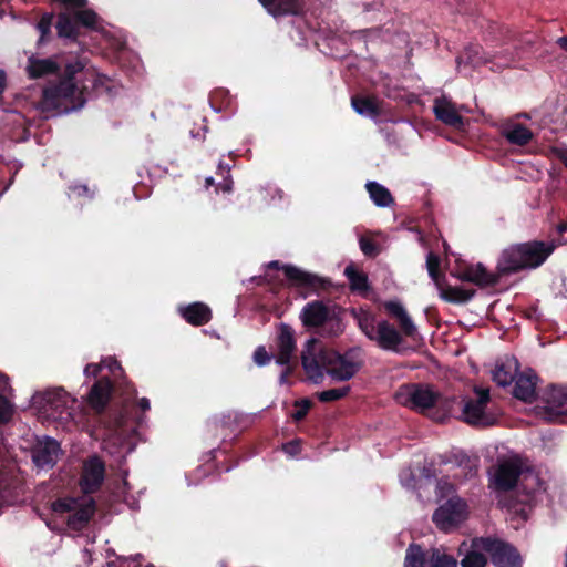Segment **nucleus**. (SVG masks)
<instances>
[{"mask_svg":"<svg viewBox=\"0 0 567 567\" xmlns=\"http://www.w3.org/2000/svg\"><path fill=\"white\" fill-rule=\"evenodd\" d=\"M282 450L289 455H297L301 451V445L299 440H292L282 445Z\"/></svg>","mask_w":567,"mask_h":567,"instance_id":"50","label":"nucleus"},{"mask_svg":"<svg viewBox=\"0 0 567 567\" xmlns=\"http://www.w3.org/2000/svg\"><path fill=\"white\" fill-rule=\"evenodd\" d=\"M350 392V386L346 385L343 388H336L324 390L318 393V399L320 402H333L346 398Z\"/></svg>","mask_w":567,"mask_h":567,"instance_id":"39","label":"nucleus"},{"mask_svg":"<svg viewBox=\"0 0 567 567\" xmlns=\"http://www.w3.org/2000/svg\"><path fill=\"white\" fill-rule=\"evenodd\" d=\"M105 477V465L99 456H92L84 464L80 485L85 494H93L100 489Z\"/></svg>","mask_w":567,"mask_h":567,"instance_id":"14","label":"nucleus"},{"mask_svg":"<svg viewBox=\"0 0 567 567\" xmlns=\"http://www.w3.org/2000/svg\"><path fill=\"white\" fill-rule=\"evenodd\" d=\"M351 312H352L353 318L357 320L358 327L361 330V332L369 340H371V338H373L372 336L374 334V332L377 330L378 321L375 319V316L373 313H371L370 311H367L363 309H360V310L352 309Z\"/></svg>","mask_w":567,"mask_h":567,"instance_id":"34","label":"nucleus"},{"mask_svg":"<svg viewBox=\"0 0 567 567\" xmlns=\"http://www.w3.org/2000/svg\"><path fill=\"white\" fill-rule=\"evenodd\" d=\"M220 185H221V188H223L224 192H230L231 190L233 181L228 176V177L224 178V183H221Z\"/></svg>","mask_w":567,"mask_h":567,"instance_id":"56","label":"nucleus"},{"mask_svg":"<svg viewBox=\"0 0 567 567\" xmlns=\"http://www.w3.org/2000/svg\"><path fill=\"white\" fill-rule=\"evenodd\" d=\"M396 321L399 323L401 334H404L408 338L415 339V337L417 336V329L408 313L396 319Z\"/></svg>","mask_w":567,"mask_h":567,"instance_id":"41","label":"nucleus"},{"mask_svg":"<svg viewBox=\"0 0 567 567\" xmlns=\"http://www.w3.org/2000/svg\"><path fill=\"white\" fill-rule=\"evenodd\" d=\"M293 405L296 408V411L291 414V417L293 419V421L300 422L307 416L313 403L311 400L305 398L296 400Z\"/></svg>","mask_w":567,"mask_h":567,"instance_id":"40","label":"nucleus"},{"mask_svg":"<svg viewBox=\"0 0 567 567\" xmlns=\"http://www.w3.org/2000/svg\"><path fill=\"white\" fill-rule=\"evenodd\" d=\"M360 249L367 257H374L379 254V248L377 244L367 237H360L359 239Z\"/></svg>","mask_w":567,"mask_h":567,"instance_id":"44","label":"nucleus"},{"mask_svg":"<svg viewBox=\"0 0 567 567\" xmlns=\"http://www.w3.org/2000/svg\"><path fill=\"white\" fill-rule=\"evenodd\" d=\"M110 370H111V372H112V373H114V374H115V371H116V370H118L120 372H122V371H123L122 367L120 365V363H118L117 361H114V362L112 363V365H110Z\"/></svg>","mask_w":567,"mask_h":567,"instance_id":"58","label":"nucleus"},{"mask_svg":"<svg viewBox=\"0 0 567 567\" xmlns=\"http://www.w3.org/2000/svg\"><path fill=\"white\" fill-rule=\"evenodd\" d=\"M351 105L358 114L371 118H378L382 113L375 96L354 95L351 97Z\"/></svg>","mask_w":567,"mask_h":567,"instance_id":"26","label":"nucleus"},{"mask_svg":"<svg viewBox=\"0 0 567 567\" xmlns=\"http://www.w3.org/2000/svg\"><path fill=\"white\" fill-rule=\"evenodd\" d=\"M113 390V382L110 378L103 377L96 380L86 396L89 406L99 415L104 413L111 400Z\"/></svg>","mask_w":567,"mask_h":567,"instance_id":"16","label":"nucleus"},{"mask_svg":"<svg viewBox=\"0 0 567 567\" xmlns=\"http://www.w3.org/2000/svg\"><path fill=\"white\" fill-rule=\"evenodd\" d=\"M183 319L195 327L204 326L212 320L210 308L203 302H193L179 308Z\"/></svg>","mask_w":567,"mask_h":567,"instance_id":"23","label":"nucleus"},{"mask_svg":"<svg viewBox=\"0 0 567 567\" xmlns=\"http://www.w3.org/2000/svg\"><path fill=\"white\" fill-rule=\"evenodd\" d=\"M480 537H474L471 540V548L461 560V567H486L488 559L484 549L476 547V542Z\"/></svg>","mask_w":567,"mask_h":567,"instance_id":"35","label":"nucleus"},{"mask_svg":"<svg viewBox=\"0 0 567 567\" xmlns=\"http://www.w3.org/2000/svg\"><path fill=\"white\" fill-rule=\"evenodd\" d=\"M372 337L371 341L386 351H398L403 342L401 332L388 320L378 321L377 330Z\"/></svg>","mask_w":567,"mask_h":567,"instance_id":"18","label":"nucleus"},{"mask_svg":"<svg viewBox=\"0 0 567 567\" xmlns=\"http://www.w3.org/2000/svg\"><path fill=\"white\" fill-rule=\"evenodd\" d=\"M477 460L471 458L466 454H462L458 457V465L467 470V475H475L477 472Z\"/></svg>","mask_w":567,"mask_h":567,"instance_id":"47","label":"nucleus"},{"mask_svg":"<svg viewBox=\"0 0 567 567\" xmlns=\"http://www.w3.org/2000/svg\"><path fill=\"white\" fill-rule=\"evenodd\" d=\"M502 135L513 145L525 146L534 137L533 132L520 123H512L502 130Z\"/></svg>","mask_w":567,"mask_h":567,"instance_id":"27","label":"nucleus"},{"mask_svg":"<svg viewBox=\"0 0 567 567\" xmlns=\"http://www.w3.org/2000/svg\"><path fill=\"white\" fill-rule=\"evenodd\" d=\"M429 567H457V560L439 548H431Z\"/></svg>","mask_w":567,"mask_h":567,"instance_id":"37","label":"nucleus"},{"mask_svg":"<svg viewBox=\"0 0 567 567\" xmlns=\"http://www.w3.org/2000/svg\"><path fill=\"white\" fill-rule=\"evenodd\" d=\"M461 281L473 282L474 266H467L464 269L453 274Z\"/></svg>","mask_w":567,"mask_h":567,"instance_id":"49","label":"nucleus"},{"mask_svg":"<svg viewBox=\"0 0 567 567\" xmlns=\"http://www.w3.org/2000/svg\"><path fill=\"white\" fill-rule=\"evenodd\" d=\"M55 75L42 91L41 101H38V111L41 113L68 114L84 107L91 89L102 83V76L87 68V59L56 54L48 59H38V79Z\"/></svg>","mask_w":567,"mask_h":567,"instance_id":"1","label":"nucleus"},{"mask_svg":"<svg viewBox=\"0 0 567 567\" xmlns=\"http://www.w3.org/2000/svg\"><path fill=\"white\" fill-rule=\"evenodd\" d=\"M74 498H59L52 503V511L56 514H70L76 507Z\"/></svg>","mask_w":567,"mask_h":567,"instance_id":"43","label":"nucleus"},{"mask_svg":"<svg viewBox=\"0 0 567 567\" xmlns=\"http://www.w3.org/2000/svg\"><path fill=\"white\" fill-rule=\"evenodd\" d=\"M96 23L97 14L92 9L64 10L58 13L54 27L59 38L76 41L81 27L94 29Z\"/></svg>","mask_w":567,"mask_h":567,"instance_id":"9","label":"nucleus"},{"mask_svg":"<svg viewBox=\"0 0 567 567\" xmlns=\"http://www.w3.org/2000/svg\"><path fill=\"white\" fill-rule=\"evenodd\" d=\"M440 289V297L455 305L468 302L475 296V289H464L462 287H453L450 285L443 286L442 282L437 286Z\"/></svg>","mask_w":567,"mask_h":567,"instance_id":"28","label":"nucleus"},{"mask_svg":"<svg viewBox=\"0 0 567 567\" xmlns=\"http://www.w3.org/2000/svg\"><path fill=\"white\" fill-rule=\"evenodd\" d=\"M101 370H102V367L100 364L89 363L84 368V373L86 375H92V377L96 378L100 374Z\"/></svg>","mask_w":567,"mask_h":567,"instance_id":"51","label":"nucleus"},{"mask_svg":"<svg viewBox=\"0 0 567 567\" xmlns=\"http://www.w3.org/2000/svg\"><path fill=\"white\" fill-rule=\"evenodd\" d=\"M30 458L33 463H35V451L34 450H31L30 451Z\"/></svg>","mask_w":567,"mask_h":567,"instance_id":"61","label":"nucleus"},{"mask_svg":"<svg viewBox=\"0 0 567 567\" xmlns=\"http://www.w3.org/2000/svg\"><path fill=\"white\" fill-rule=\"evenodd\" d=\"M477 399H468L462 408L463 421L475 427L492 426L497 422V415L487 411V404L491 401L488 390H477Z\"/></svg>","mask_w":567,"mask_h":567,"instance_id":"11","label":"nucleus"},{"mask_svg":"<svg viewBox=\"0 0 567 567\" xmlns=\"http://www.w3.org/2000/svg\"><path fill=\"white\" fill-rule=\"evenodd\" d=\"M301 363L309 380L316 384L322 382L324 372L334 381H348L362 367V363L354 359L353 349L341 354L336 350L318 347L315 340L307 342L301 352Z\"/></svg>","mask_w":567,"mask_h":567,"instance_id":"2","label":"nucleus"},{"mask_svg":"<svg viewBox=\"0 0 567 567\" xmlns=\"http://www.w3.org/2000/svg\"><path fill=\"white\" fill-rule=\"evenodd\" d=\"M476 547L484 549L494 567H523L522 555L508 542L493 536H481Z\"/></svg>","mask_w":567,"mask_h":567,"instance_id":"10","label":"nucleus"},{"mask_svg":"<svg viewBox=\"0 0 567 567\" xmlns=\"http://www.w3.org/2000/svg\"><path fill=\"white\" fill-rule=\"evenodd\" d=\"M556 43L561 50L567 52V35L559 37Z\"/></svg>","mask_w":567,"mask_h":567,"instance_id":"54","label":"nucleus"},{"mask_svg":"<svg viewBox=\"0 0 567 567\" xmlns=\"http://www.w3.org/2000/svg\"><path fill=\"white\" fill-rule=\"evenodd\" d=\"M62 455L60 443L50 436L38 437V470L52 468Z\"/></svg>","mask_w":567,"mask_h":567,"instance_id":"21","label":"nucleus"},{"mask_svg":"<svg viewBox=\"0 0 567 567\" xmlns=\"http://www.w3.org/2000/svg\"><path fill=\"white\" fill-rule=\"evenodd\" d=\"M27 71L30 79H35V56L31 54L29 56V64L27 66Z\"/></svg>","mask_w":567,"mask_h":567,"instance_id":"52","label":"nucleus"},{"mask_svg":"<svg viewBox=\"0 0 567 567\" xmlns=\"http://www.w3.org/2000/svg\"><path fill=\"white\" fill-rule=\"evenodd\" d=\"M458 403L460 402L455 395L445 396L437 392L435 405L431 412V419L440 423L445 422L447 419L453 416L454 408Z\"/></svg>","mask_w":567,"mask_h":567,"instance_id":"24","label":"nucleus"},{"mask_svg":"<svg viewBox=\"0 0 567 567\" xmlns=\"http://www.w3.org/2000/svg\"><path fill=\"white\" fill-rule=\"evenodd\" d=\"M7 84V76L3 70H0V95L3 93Z\"/></svg>","mask_w":567,"mask_h":567,"instance_id":"55","label":"nucleus"},{"mask_svg":"<svg viewBox=\"0 0 567 567\" xmlns=\"http://www.w3.org/2000/svg\"><path fill=\"white\" fill-rule=\"evenodd\" d=\"M75 400L62 388L38 391V422L64 423L72 419Z\"/></svg>","mask_w":567,"mask_h":567,"instance_id":"5","label":"nucleus"},{"mask_svg":"<svg viewBox=\"0 0 567 567\" xmlns=\"http://www.w3.org/2000/svg\"><path fill=\"white\" fill-rule=\"evenodd\" d=\"M548 409L557 415H567V388L553 386L548 393Z\"/></svg>","mask_w":567,"mask_h":567,"instance_id":"31","label":"nucleus"},{"mask_svg":"<svg viewBox=\"0 0 567 567\" xmlns=\"http://www.w3.org/2000/svg\"><path fill=\"white\" fill-rule=\"evenodd\" d=\"M344 275L349 280L350 289L352 291L368 290V276L363 271L355 269L353 265H349L344 269Z\"/></svg>","mask_w":567,"mask_h":567,"instance_id":"36","label":"nucleus"},{"mask_svg":"<svg viewBox=\"0 0 567 567\" xmlns=\"http://www.w3.org/2000/svg\"><path fill=\"white\" fill-rule=\"evenodd\" d=\"M386 312L395 319L403 317L406 312L404 307L399 301H386L384 303Z\"/></svg>","mask_w":567,"mask_h":567,"instance_id":"46","label":"nucleus"},{"mask_svg":"<svg viewBox=\"0 0 567 567\" xmlns=\"http://www.w3.org/2000/svg\"><path fill=\"white\" fill-rule=\"evenodd\" d=\"M275 343L277 348L275 361L278 365L286 367V370L281 374V379L284 380L291 372L289 364L297 351L293 328L288 323H280Z\"/></svg>","mask_w":567,"mask_h":567,"instance_id":"13","label":"nucleus"},{"mask_svg":"<svg viewBox=\"0 0 567 567\" xmlns=\"http://www.w3.org/2000/svg\"><path fill=\"white\" fill-rule=\"evenodd\" d=\"M274 18L299 17L306 12V0H258Z\"/></svg>","mask_w":567,"mask_h":567,"instance_id":"20","label":"nucleus"},{"mask_svg":"<svg viewBox=\"0 0 567 567\" xmlns=\"http://www.w3.org/2000/svg\"><path fill=\"white\" fill-rule=\"evenodd\" d=\"M504 276L508 275L501 274L497 268L496 272H489L482 264H477L474 266V277L472 284L478 286L480 288L494 287Z\"/></svg>","mask_w":567,"mask_h":567,"instance_id":"30","label":"nucleus"},{"mask_svg":"<svg viewBox=\"0 0 567 567\" xmlns=\"http://www.w3.org/2000/svg\"><path fill=\"white\" fill-rule=\"evenodd\" d=\"M54 14L48 13L43 14L41 19L38 21V31L40 32V42H43L47 40V37L51 32V27L53 24Z\"/></svg>","mask_w":567,"mask_h":567,"instance_id":"42","label":"nucleus"},{"mask_svg":"<svg viewBox=\"0 0 567 567\" xmlns=\"http://www.w3.org/2000/svg\"><path fill=\"white\" fill-rule=\"evenodd\" d=\"M520 474L522 467L518 463L505 461L496 467L491 484L495 491L507 492L515 488Z\"/></svg>","mask_w":567,"mask_h":567,"instance_id":"15","label":"nucleus"},{"mask_svg":"<svg viewBox=\"0 0 567 567\" xmlns=\"http://www.w3.org/2000/svg\"><path fill=\"white\" fill-rule=\"evenodd\" d=\"M272 358H275V355L269 354L264 346L257 347L254 352V361L259 367L268 364Z\"/></svg>","mask_w":567,"mask_h":567,"instance_id":"45","label":"nucleus"},{"mask_svg":"<svg viewBox=\"0 0 567 567\" xmlns=\"http://www.w3.org/2000/svg\"><path fill=\"white\" fill-rule=\"evenodd\" d=\"M437 391L431 385L423 383H406L401 385L395 392V401L421 413H427L431 417V412L435 405Z\"/></svg>","mask_w":567,"mask_h":567,"instance_id":"7","label":"nucleus"},{"mask_svg":"<svg viewBox=\"0 0 567 567\" xmlns=\"http://www.w3.org/2000/svg\"><path fill=\"white\" fill-rule=\"evenodd\" d=\"M518 372V361L516 359L506 362L496 363L493 371V381L499 386H507L513 383Z\"/></svg>","mask_w":567,"mask_h":567,"instance_id":"25","label":"nucleus"},{"mask_svg":"<svg viewBox=\"0 0 567 567\" xmlns=\"http://www.w3.org/2000/svg\"><path fill=\"white\" fill-rule=\"evenodd\" d=\"M557 246L554 240L537 239L509 245L502 251L497 260V269L501 274L507 275L537 269L546 262Z\"/></svg>","mask_w":567,"mask_h":567,"instance_id":"3","label":"nucleus"},{"mask_svg":"<svg viewBox=\"0 0 567 567\" xmlns=\"http://www.w3.org/2000/svg\"><path fill=\"white\" fill-rule=\"evenodd\" d=\"M343 311V308L336 303L312 300L301 309L300 320L308 330H319L321 337L337 338L344 331Z\"/></svg>","mask_w":567,"mask_h":567,"instance_id":"4","label":"nucleus"},{"mask_svg":"<svg viewBox=\"0 0 567 567\" xmlns=\"http://www.w3.org/2000/svg\"><path fill=\"white\" fill-rule=\"evenodd\" d=\"M21 491V478L16 474L10 451L0 442V505L18 503Z\"/></svg>","mask_w":567,"mask_h":567,"instance_id":"8","label":"nucleus"},{"mask_svg":"<svg viewBox=\"0 0 567 567\" xmlns=\"http://www.w3.org/2000/svg\"><path fill=\"white\" fill-rule=\"evenodd\" d=\"M11 388L8 379L0 374V423H7L13 415V403L9 399Z\"/></svg>","mask_w":567,"mask_h":567,"instance_id":"29","label":"nucleus"},{"mask_svg":"<svg viewBox=\"0 0 567 567\" xmlns=\"http://www.w3.org/2000/svg\"><path fill=\"white\" fill-rule=\"evenodd\" d=\"M218 169L221 171V173L225 171L227 174L229 173V168L227 166H224L220 162L218 165Z\"/></svg>","mask_w":567,"mask_h":567,"instance_id":"60","label":"nucleus"},{"mask_svg":"<svg viewBox=\"0 0 567 567\" xmlns=\"http://www.w3.org/2000/svg\"><path fill=\"white\" fill-rule=\"evenodd\" d=\"M560 159L564 163L565 167L567 168V150L563 153Z\"/></svg>","mask_w":567,"mask_h":567,"instance_id":"59","label":"nucleus"},{"mask_svg":"<svg viewBox=\"0 0 567 567\" xmlns=\"http://www.w3.org/2000/svg\"><path fill=\"white\" fill-rule=\"evenodd\" d=\"M127 408L123 406L113 420L112 427L115 430L123 429L126 425Z\"/></svg>","mask_w":567,"mask_h":567,"instance_id":"48","label":"nucleus"},{"mask_svg":"<svg viewBox=\"0 0 567 567\" xmlns=\"http://www.w3.org/2000/svg\"><path fill=\"white\" fill-rule=\"evenodd\" d=\"M567 231V221H561L557 225L558 235H564Z\"/></svg>","mask_w":567,"mask_h":567,"instance_id":"57","label":"nucleus"},{"mask_svg":"<svg viewBox=\"0 0 567 567\" xmlns=\"http://www.w3.org/2000/svg\"><path fill=\"white\" fill-rule=\"evenodd\" d=\"M441 260L439 256L433 252H430L426 258V268L431 279L435 282L436 286H440L444 276L440 271Z\"/></svg>","mask_w":567,"mask_h":567,"instance_id":"38","label":"nucleus"},{"mask_svg":"<svg viewBox=\"0 0 567 567\" xmlns=\"http://www.w3.org/2000/svg\"><path fill=\"white\" fill-rule=\"evenodd\" d=\"M206 183H207L208 185H213V184H214V179H213V177L207 178V179H206Z\"/></svg>","mask_w":567,"mask_h":567,"instance_id":"63","label":"nucleus"},{"mask_svg":"<svg viewBox=\"0 0 567 567\" xmlns=\"http://www.w3.org/2000/svg\"><path fill=\"white\" fill-rule=\"evenodd\" d=\"M137 406L141 411L146 412L151 409V403L147 398H141L137 400Z\"/></svg>","mask_w":567,"mask_h":567,"instance_id":"53","label":"nucleus"},{"mask_svg":"<svg viewBox=\"0 0 567 567\" xmlns=\"http://www.w3.org/2000/svg\"><path fill=\"white\" fill-rule=\"evenodd\" d=\"M430 550L425 551L421 545L411 543L405 550L404 567H429Z\"/></svg>","mask_w":567,"mask_h":567,"instance_id":"32","label":"nucleus"},{"mask_svg":"<svg viewBox=\"0 0 567 567\" xmlns=\"http://www.w3.org/2000/svg\"><path fill=\"white\" fill-rule=\"evenodd\" d=\"M466 518V503L460 498H450L433 514L436 527L445 533L456 528Z\"/></svg>","mask_w":567,"mask_h":567,"instance_id":"12","label":"nucleus"},{"mask_svg":"<svg viewBox=\"0 0 567 567\" xmlns=\"http://www.w3.org/2000/svg\"><path fill=\"white\" fill-rule=\"evenodd\" d=\"M95 509V502L91 497L83 503L76 502V507L68 515V526L73 530H82L93 517Z\"/></svg>","mask_w":567,"mask_h":567,"instance_id":"22","label":"nucleus"},{"mask_svg":"<svg viewBox=\"0 0 567 567\" xmlns=\"http://www.w3.org/2000/svg\"><path fill=\"white\" fill-rule=\"evenodd\" d=\"M433 112L436 120L447 126L460 130L465 125V120L458 113L455 104L444 95L434 100Z\"/></svg>","mask_w":567,"mask_h":567,"instance_id":"19","label":"nucleus"},{"mask_svg":"<svg viewBox=\"0 0 567 567\" xmlns=\"http://www.w3.org/2000/svg\"><path fill=\"white\" fill-rule=\"evenodd\" d=\"M136 422H137V425L141 426L142 423L144 422V419L142 416H140Z\"/></svg>","mask_w":567,"mask_h":567,"instance_id":"62","label":"nucleus"},{"mask_svg":"<svg viewBox=\"0 0 567 567\" xmlns=\"http://www.w3.org/2000/svg\"><path fill=\"white\" fill-rule=\"evenodd\" d=\"M270 269H281L291 288L300 290L302 297L309 295H320L331 287V281L316 274L308 272L293 265H281L279 260H272L268 264Z\"/></svg>","mask_w":567,"mask_h":567,"instance_id":"6","label":"nucleus"},{"mask_svg":"<svg viewBox=\"0 0 567 567\" xmlns=\"http://www.w3.org/2000/svg\"><path fill=\"white\" fill-rule=\"evenodd\" d=\"M365 188L372 202L379 207H389L394 203L390 190L377 182H368Z\"/></svg>","mask_w":567,"mask_h":567,"instance_id":"33","label":"nucleus"},{"mask_svg":"<svg viewBox=\"0 0 567 567\" xmlns=\"http://www.w3.org/2000/svg\"><path fill=\"white\" fill-rule=\"evenodd\" d=\"M538 380L539 378L533 369L517 372L514 380L513 395L525 403H533L537 399L536 386Z\"/></svg>","mask_w":567,"mask_h":567,"instance_id":"17","label":"nucleus"}]
</instances>
